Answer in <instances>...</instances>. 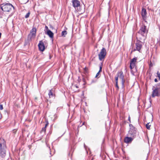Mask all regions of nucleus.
I'll return each mask as SVG.
<instances>
[{
  "label": "nucleus",
  "mask_w": 160,
  "mask_h": 160,
  "mask_svg": "<svg viewBox=\"0 0 160 160\" xmlns=\"http://www.w3.org/2000/svg\"><path fill=\"white\" fill-rule=\"evenodd\" d=\"M6 146L5 142L4 139H0V155L2 158L6 155Z\"/></svg>",
  "instance_id": "f257e3e1"
},
{
  "label": "nucleus",
  "mask_w": 160,
  "mask_h": 160,
  "mask_svg": "<svg viewBox=\"0 0 160 160\" xmlns=\"http://www.w3.org/2000/svg\"><path fill=\"white\" fill-rule=\"evenodd\" d=\"M36 29L35 28H33L28 35V38L31 40L35 38L36 36Z\"/></svg>",
  "instance_id": "0eeeda50"
},
{
  "label": "nucleus",
  "mask_w": 160,
  "mask_h": 160,
  "mask_svg": "<svg viewBox=\"0 0 160 160\" xmlns=\"http://www.w3.org/2000/svg\"><path fill=\"white\" fill-rule=\"evenodd\" d=\"M128 120L129 121V122H131L130 118L129 116V117H128Z\"/></svg>",
  "instance_id": "bb28decb"
},
{
  "label": "nucleus",
  "mask_w": 160,
  "mask_h": 160,
  "mask_svg": "<svg viewBox=\"0 0 160 160\" xmlns=\"http://www.w3.org/2000/svg\"><path fill=\"white\" fill-rule=\"evenodd\" d=\"M134 138L132 137H127L124 138V141L127 143H130L132 142Z\"/></svg>",
  "instance_id": "ddd939ff"
},
{
  "label": "nucleus",
  "mask_w": 160,
  "mask_h": 160,
  "mask_svg": "<svg viewBox=\"0 0 160 160\" xmlns=\"http://www.w3.org/2000/svg\"><path fill=\"white\" fill-rule=\"evenodd\" d=\"M46 131V128L45 127H43L42 128V130L41 131V133L44 132L45 133Z\"/></svg>",
  "instance_id": "6ab92c4d"
},
{
  "label": "nucleus",
  "mask_w": 160,
  "mask_h": 160,
  "mask_svg": "<svg viewBox=\"0 0 160 160\" xmlns=\"http://www.w3.org/2000/svg\"><path fill=\"white\" fill-rule=\"evenodd\" d=\"M48 95L50 98L52 97L53 96V92L52 90H50L49 92L48 93Z\"/></svg>",
  "instance_id": "dca6fc26"
},
{
  "label": "nucleus",
  "mask_w": 160,
  "mask_h": 160,
  "mask_svg": "<svg viewBox=\"0 0 160 160\" xmlns=\"http://www.w3.org/2000/svg\"><path fill=\"white\" fill-rule=\"evenodd\" d=\"M130 130L128 134V136L132 137L134 138L136 136V128L134 127L132 124H129Z\"/></svg>",
  "instance_id": "20e7f679"
},
{
  "label": "nucleus",
  "mask_w": 160,
  "mask_h": 160,
  "mask_svg": "<svg viewBox=\"0 0 160 160\" xmlns=\"http://www.w3.org/2000/svg\"><path fill=\"white\" fill-rule=\"evenodd\" d=\"M102 68L101 66H100V70L99 71V72H101L102 71Z\"/></svg>",
  "instance_id": "a878e982"
},
{
  "label": "nucleus",
  "mask_w": 160,
  "mask_h": 160,
  "mask_svg": "<svg viewBox=\"0 0 160 160\" xmlns=\"http://www.w3.org/2000/svg\"><path fill=\"white\" fill-rule=\"evenodd\" d=\"M76 87L77 88H78V87L77 86H76Z\"/></svg>",
  "instance_id": "72a5a7b5"
},
{
  "label": "nucleus",
  "mask_w": 160,
  "mask_h": 160,
  "mask_svg": "<svg viewBox=\"0 0 160 160\" xmlns=\"http://www.w3.org/2000/svg\"><path fill=\"white\" fill-rule=\"evenodd\" d=\"M106 54V49L104 48H102L101 50L100 53L98 54L99 60L101 61L105 57Z\"/></svg>",
  "instance_id": "423d86ee"
},
{
  "label": "nucleus",
  "mask_w": 160,
  "mask_h": 160,
  "mask_svg": "<svg viewBox=\"0 0 160 160\" xmlns=\"http://www.w3.org/2000/svg\"><path fill=\"white\" fill-rule=\"evenodd\" d=\"M142 16L144 20H145L146 18L147 12L146 10L143 8L142 10Z\"/></svg>",
  "instance_id": "4468645a"
},
{
  "label": "nucleus",
  "mask_w": 160,
  "mask_h": 160,
  "mask_svg": "<svg viewBox=\"0 0 160 160\" xmlns=\"http://www.w3.org/2000/svg\"><path fill=\"white\" fill-rule=\"evenodd\" d=\"M96 82V81H94L93 80H92V83H94Z\"/></svg>",
  "instance_id": "cd10ccee"
},
{
  "label": "nucleus",
  "mask_w": 160,
  "mask_h": 160,
  "mask_svg": "<svg viewBox=\"0 0 160 160\" xmlns=\"http://www.w3.org/2000/svg\"><path fill=\"white\" fill-rule=\"evenodd\" d=\"M30 14V13L29 12H28L25 16V18H27L29 17Z\"/></svg>",
  "instance_id": "412c9836"
},
{
  "label": "nucleus",
  "mask_w": 160,
  "mask_h": 160,
  "mask_svg": "<svg viewBox=\"0 0 160 160\" xmlns=\"http://www.w3.org/2000/svg\"><path fill=\"white\" fill-rule=\"evenodd\" d=\"M48 123H47L46 125H45V126L44 127H45V128L47 127V126L48 125Z\"/></svg>",
  "instance_id": "7c9ffc66"
},
{
  "label": "nucleus",
  "mask_w": 160,
  "mask_h": 160,
  "mask_svg": "<svg viewBox=\"0 0 160 160\" xmlns=\"http://www.w3.org/2000/svg\"><path fill=\"white\" fill-rule=\"evenodd\" d=\"M100 72H99V71H98V72L97 73L95 76L96 78H97L98 77L99 75L100 74Z\"/></svg>",
  "instance_id": "b1692460"
},
{
  "label": "nucleus",
  "mask_w": 160,
  "mask_h": 160,
  "mask_svg": "<svg viewBox=\"0 0 160 160\" xmlns=\"http://www.w3.org/2000/svg\"><path fill=\"white\" fill-rule=\"evenodd\" d=\"M29 0H27V2H25V3H26L28 2L29 1Z\"/></svg>",
  "instance_id": "2f4dec72"
},
{
  "label": "nucleus",
  "mask_w": 160,
  "mask_h": 160,
  "mask_svg": "<svg viewBox=\"0 0 160 160\" xmlns=\"http://www.w3.org/2000/svg\"><path fill=\"white\" fill-rule=\"evenodd\" d=\"M38 47L39 50L41 51H43L45 49V46L43 42L42 41H39Z\"/></svg>",
  "instance_id": "f8f14e48"
},
{
  "label": "nucleus",
  "mask_w": 160,
  "mask_h": 160,
  "mask_svg": "<svg viewBox=\"0 0 160 160\" xmlns=\"http://www.w3.org/2000/svg\"><path fill=\"white\" fill-rule=\"evenodd\" d=\"M150 126H151V125H150L149 124V123H148L146 125V127L149 130L150 129Z\"/></svg>",
  "instance_id": "a211bd4d"
},
{
  "label": "nucleus",
  "mask_w": 160,
  "mask_h": 160,
  "mask_svg": "<svg viewBox=\"0 0 160 160\" xmlns=\"http://www.w3.org/2000/svg\"><path fill=\"white\" fill-rule=\"evenodd\" d=\"M152 97L154 98L156 96H158L160 92V87H158L157 86H153L152 88Z\"/></svg>",
  "instance_id": "39448f33"
},
{
  "label": "nucleus",
  "mask_w": 160,
  "mask_h": 160,
  "mask_svg": "<svg viewBox=\"0 0 160 160\" xmlns=\"http://www.w3.org/2000/svg\"><path fill=\"white\" fill-rule=\"evenodd\" d=\"M137 60V58H134L131 60L130 68L131 69H132L136 66V62Z\"/></svg>",
  "instance_id": "6e6552de"
},
{
  "label": "nucleus",
  "mask_w": 160,
  "mask_h": 160,
  "mask_svg": "<svg viewBox=\"0 0 160 160\" xmlns=\"http://www.w3.org/2000/svg\"><path fill=\"white\" fill-rule=\"evenodd\" d=\"M118 77H115V80L116 81V83H118Z\"/></svg>",
  "instance_id": "5701e85b"
},
{
  "label": "nucleus",
  "mask_w": 160,
  "mask_h": 160,
  "mask_svg": "<svg viewBox=\"0 0 160 160\" xmlns=\"http://www.w3.org/2000/svg\"><path fill=\"white\" fill-rule=\"evenodd\" d=\"M46 33L51 38H53V33L51 32L50 30H48L46 32Z\"/></svg>",
  "instance_id": "2eb2a0df"
},
{
  "label": "nucleus",
  "mask_w": 160,
  "mask_h": 160,
  "mask_svg": "<svg viewBox=\"0 0 160 160\" xmlns=\"http://www.w3.org/2000/svg\"><path fill=\"white\" fill-rule=\"evenodd\" d=\"M1 33H0V38H1Z\"/></svg>",
  "instance_id": "473e14b6"
},
{
  "label": "nucleus",
  "mask_w": 160,
  "mask_h": 160,
  "mask_svg": "<svg viewBox=\"0 0 160 160\" xmlns=\"http://www.w3.org/2000/svg\"><path fill=\"white\" fill-rule=\"evenodd\" d=\"M67 33L66 31H63L62 32L61 35L63 37H65V35L67 34Z\"/></svg>",
  "instance_id": "f3484780"
},
{
  "label": "nucleus",
  "mask_w": 160,
  "mask_h": 160,
  "mask_svg": "<svg viewBox=\"0 0 160 160\" xmlns=\"http://www.w3.org/2000/svg\"><path fill=\"white\" fill-rule=\"evenodd\" d=\"M72 5L75 9L80 6V2L78 0H73L72 1Z\"/></svg>",
  "instance_id": "9b49d317"
},
{
  "label": "nucleus",
  "mask_w": 160,
  "mask_h": 160,
  "mask_svg": "<svg viewBox=\"0 0 160 160\" xmlns=\"http://www.w3.org/2000/svg\"><path fill=\"white\" fill-rule=\"evenodd\" d=\"M118 77L121 80L122 84L123 85L125 81L124 79V75L123 72L122 71L118 72Z\"/></svg>",
  "instance_id": "9d476101"
},
{
  "label": "nucleus",
  "mask_w": 160,
  "mask_h": 160,
  "mask_svg": "<svg viewBox=\"0 0 160 160\" xmlns=\"http://www.w3.org/2000/svg\"><path fill=\"white\" fill-rule=\"evenodd\" d=\"M157 76L159 78V79L160 80V72L158 71L157 72Z\"/></svg>",
  "instance_id": "aec40b11"
},
{
  "label": "nucleus",
  "mask_w": 160,
  "mask_h": 160,
  "mask_svg": "<svg viewBox=\"0 0 160 160\" xmlns=\"http://www.w3.org/2000/svg\"><path fill=\"white\" fill-rule=\"evenodd\" d=\"M116 87L118 88V83H116Z\"/></svg>",
  "instance_id": "c85d7f7f"
},
{
  "label": "nucleus",
  "mask_w": 160,
  "mask_h": 160,
  "mask_svg": "<svg viewBox=\"0 0 160 160\" xmlns=\"http://www.w3.org/2000/svg\"><path fill=\"white\" fill-rule=\"evenodd\" d=\"M0 109L1 110H2L3 109L2 105V104L0 105Z\"/></svg>",
  "instance_id": "393cba45"
},
{
  "label": "nucleus",
  "mask_w": 160,
  "mask_h": 160,
  "mask_svg": "<svg viewBox=\"0 0 160 160\" xmlns=\"http://www.w3.org/2000/svg\"><path fill=\"white\" fill-rule=\"evenodd\" d=\"M154 81H155V82H158V80H157V79H156V78L155 79H154Z\"/></svg>",
  "instance_id": "c756f323"
},
{
  "label": "nucleus",
  "mask_w": 160,
  "mask_h": 160,
  "mask_svg": "<svg viewBox=\"0 0 160 160\" xmlns=\"http://www.w3.org/2000/svg\"><path fill=\"white\" fill-rule=\"evenodd\" d=\"M136 48L134 49V51L137 50L140 52V50L142 47L141 42L140 41H138L135 44Z\"/></svg>",
  "instance_id": "1a4fd4ad"
},
{
  "label": "nucleus",
  "mask_w": 160,
  "mask_h": 160,
  "mask_svg": "<svg viewBox=\"0 0 160 160\" xmlns=\"http://www.w3.org/2000/svg\"><path fill=\"white\" fill-rule=\"evenodd\" d=\"M0 7L2 10L5 12H10L14 9V7L11 4L7 2L1 4Z\"/></svg>",
  "instance_id": "f03ea898"
},
{
  "label": "nucleus",
  "mask_w": 160,
  "mask_h": 160,
  "mask_svg": "<svg viewBox=\"0 0 160 160\" xmlns=\"http://www.w3.org/2000/svg\"><path fill=\"white\" fill-rule=\"evenodd\" d=\"M138 32L139 34H140L144 37V39H145V37L146 36L148 32V30L147 29L146 26L144 25H142Z\"/></svg>",
  "instance_id": "7ed1b4c3"
},
{
  "label": "nucleus",
  "mask_w": 160,
  "mask_h": 160,
  "mask_svg": "<svg viewBox=\"0 0 160 160\" xmlns=\"http://www.w3.org/2000/svg\"><path fill=\"white\" fill-rule=\"evenodd\" d=\"M50 30L49 29L48 27L47 26H45V32H47L48 31Z\"/></svg>",
  "instance_id": "4be33fe9"
},
{
  "label": "nucleus",
  "mask_w": 160,
  "mask_h": 160,
  "mask_svg": "<svg viewBox=\"0 0 160 160\" xmlns=\"http://www.w3.org/2000/svg\"><path fill=\"white\" fill-rule=\"evenodd\" d=\"M159 45L160 46V42H159Z\"/></svg>",
  "instance_id": "f704fd0d"
}]
</instances>
